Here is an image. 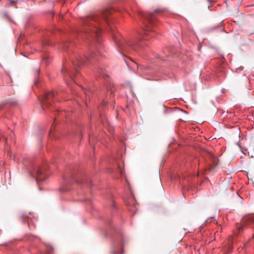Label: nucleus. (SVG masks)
I'll return each instance as SVG.
<instances>
[{
	"label": "nucleus",
	"mask_w": 254,
	"mask_h": 254,
	"mask_svg": "<svg viewBox=\"0 0 254 254\" xmlns=\"http://www.w3.org/2000/svg\"><path fill=\"white\" fill-rule=\"evenodd\" d=\"M111 13V10L106 9L97 14L92 15L85 18L83 20V27L82 31L78 34V36L83 39L85 37L88 40H93L97 44H100V37L101 36V29L97 27L93 23L100 24L104 22L109 25L108 16Z\"/></svg>",
	"instance_id": "obj_1"
},
{
	"label": "nucleus",
	"mask_w": 254,
	"mask_h": 254,
	"mask_svg": "<svg viewBox=\"0 0 254 254\" xmlns=\"http://www.w3.org/2000/svg\"><path fill=\"white\" fill-rule=\"evenodd\" d=\"M161 11L160 10L157 9L153 12H141L139 13L140 17V23L144 32L143 35H141L138 38V40L136 44L137 47V51H132L131 52L138 53L143 55V51L146 50L143 47L144 40H147L150 37L153 36L154 32L152 27L155 25L156 20V14Z\"/></svg>",
	"instance_id": "obj_2"
},
{
	"label": "nucleus",
	"mask_w": 254,
	"mask_h": 254,
	"mask_svg": "<svg viewBox=\"0 0 254 254\" xmlns=\"http://www.w3.org/2000/svg\"><path fill=\"white\" fill-rule=\"evenodd\" d=\"M97 54L96 53H92L90 57L84 56L82 57L81 55H79L77 53H73V56L70 57V61L72 65L74 67L75 70H72L69 68V65H67L65 64L62 69V72L66 76L69 78V80L67 79H65V82L67 85L69 87L71 86V83H75L76 81L73 78V76L75 73H77V70L76 69V67H80L84 64H87L88 62H92V59H95Z\"/></svg>",
	"instance_id": "obj_3"
},
{
	"label": "nucleus",
	"mask_w": 254,
	"mask_h": 254,
	"mask_svg": "<svg viewBox=\"0 0 254 254\" xmlns=\"http://www.w3.org/2000/svg\"><path fill=\"white\" fill-rule=\"evenodd\" d=\"M113 38L121 53L123 52L131 53L132 51H137V47L136 44L138 38L133 41L127 40L121 36L118 37L117 36L114 35Z\"/></svg>",
	"instance_id": "obj_4"
},
{
	"label": "nucleus",
	"mask_w": 254,
	"mask_h": 254,
	"mask_svg": "<svg viewBox=\"0 0 254 254\" xmlns=\"http://www.w3.org/2000/svg\"><path fill=\"white\" fill-rule=\"evenodd\" d=\"M45 169L39 166H35L33 167V170L31 175L36 179L37 182L43 181L46 179V175L45 173Z\"/></svg>",
	"instance_id": "obj_5"
},
{
	"label": "nucleus",
	"mask_w": 254,
	"mask_h": 254,
	"mask_svg": "<svg viewBox=\"0 0 254 254\" xmlns=\"http://www.w3.org/2000/svg\"><path fill=\"white\" fill-rule=\"evenodd\" d=\"M55 96V93L53 91H49L45 93L44 98L41 102V106L43 108L44 106H49L51 104L52 98Z\"/></svg>",
	"instance_id": "obj_6"
},
{
	"label": "nucleus",
	"mask_w": 254,
	"mask_h": 254,
	"mask_svg": "<svg viewBox=\"0 0 254 254\" xmlns=\"http://www.w3.org/2000/svg\"><path fill=\"white\" fill-rule=\"evenodd\" d=\"M123 247V244L121 242L116 241L114 243L112 246V250L111 251L112 254H122L123 251L122 250L121 251H119V249H122Z\"/></svg>",
	"instance_id": "obj_7"
},
{
	"label": "nucleus",
	"mask_w": 254,
	"mask_h": 254,
	"mask_svg": "<svg viewBox=\"0 0 254 254\" xmlns=\"http://www.w3.org/2000/svg\"><path fill=\"white\" fill-rule=\"evenodd\" d=\"M75 45V42L72 41H69L65 42L63 45V48L64 50H66L67 48L72 47Z\"/></svg>",
	"instance_id": "obj_8"
},
{
	"label": "nucleus",
	"mask_w": 254,
	"mask_h": 254,
	"mask_svg": "<svg viewBox=\"0 0 254 254\" xmlns=\"http://www.w3.org/2000/svg\"><path fill=\"white\" fill-rule=\"evenodd\" d=\"M129 211L135 214L138 210L137 207L136 205H134L133 206H130L128 208Z\"/></svg>",
	"instance_id": "obj_9"
},
{
	"label": "nucleus",
	"mask_w": 254,
	"mask_h": 254,
	"mask_svg": "<svg viewBox=\"0 0 254 254\" xmlns=\"http://www.w3.org/2000/svg\"><path fill=\"white\" fill-rule=\"evenodd\" d=\"M236 227H237V231H236V232H237L238 233H239L241 232H242L243 229H244V226H243V225L238 224L237 225Z\"/></svg>",
	"instance_id": "obj_10"
},
{
	"label": "nucleus",
	"mask_w": 254,
	"mask_h": 254,
	"mask_svg": "<svg viewBox=\"0 0 254 254\" xmlns=\"http://www.w3.org/2000/svg\"><path fill=\"white\" fill-rule=\"evenodd\" d=\"M64 184L63 185V186L60 188V190L62 191H66L68 190V189H66L64 186L66 185L67 183L66 181H65Z\"/></svg>",
	"instance_id": "obj_11"
},
{
	"label": "nucleus",
	"mask_w": 254,
	"mask_h": 254,
	"mask_svg": "<svg viewBox=\"0 0 254 254\" xmlns=\"http://www.w3.org/2000/svg\"><path fill=\"white\" fill-rule=\"evenodd\" d=\"M98 72L99 74L102 76H107L104 70L102 68L99 69Z\"/></svg>",
	"instance_id": "obj_12"
},
{
	"label": "nucleus",
	"mask_w": 254,
	"mask_h": 254,
	"mask_svg": "<svg viewBox=\"0 0 254 254\" xmlns=\"http://www.w3.org/2000/svg\"><path fill=\"white\" fill-rule=\"evenodd\" d=\"M82 88V90H83L84 92V94H85L86 96H89V93L91 91L90 90H86L85 89H83V88Z\"/></svg>",
	"instance_id": "obj_13"
},
{
	"label": "nucleus",
	"mask_w": 254,
	"mask_h": 254,
	"mask_svg": "<svg viewBox=\"0 0 254 254\" xmlns=\"http://www.w3.org/2000/svg\"><path fill=\"white\" fill-rule=\"evenodd\" d=\"M212 219H214L213 217H211V218H208L206 221H205V223H210V222H212Z\"/></svg>",
	"instance_id": "obj_14"
},
{
	"label": "nucleus",
	"mask_w": 254,
	"mask_h": 254,
	"mask_svg": "<svg viewBox=\"0 0 254 254\" xmlns=\"http://www.w3.org/2000/svg\"><path fill=\"white\" fill-rule=\"evenodd\" d=\"M77 183L78 184H84L86 183L85 179H82L81 181H77Z\"/></svg>",
	"instance_id": "obj_15"
},
{
	"label": "nucleus",
	"mask_w": 254,
	"mask_h": 254,
	"mask_svg": "<svg viewBox=\"0 0 254 254\" xmlns=\"http://www.w3.org/2000/svg\"><path fill=\"white\" fill-rule=\"evenodd\" d=\"M16 3V1L15 0H10V4L11 5H15Z\"/></svg>",
	"instance_id": "obj_16"
},
{
	"label": "nucleus",
	"mask_w": 254,
	"mask_h": 254,
	"mask_svg": "<svg viewBox=\"0 0 254 254\" xmlns=\"http://www.w3.org/2000/svg\"><path fill=\"white\" fill-rule=\"evenodd\" d=\"M107 102L105 101H103L102 102V105L104 106H105L106 105Z\"/></svg>",
	"instance_id": "obj_17"
},
{
	"label": "nucleus",
	"mask_w": 254,
	"mask_h": 254,
	"mask_svg": "<svg viewBox=\"0 0 254 254\" xmlns=\"http://www.w3.org/2000/svg\"><path fill=\"white\" fill-rule=\"evenodd\" d=\"M125 62H126L127 65L129 67V64H128V62L126 60H125Z\"/></svg>",
	"instance_id": "obj_18"
},
{
	"label": "nucleus",
	"mask_w": 254,
	"mask_h": 254,
	"mask_svg": "<svg viewBox=\"0 0 254 254\" xmlns=\"http://www.w3.org/2000/svg\"><path fill=\"white\" fill-rule=\"evenodd\" d=\"M22 217L23 218H24V219H25V218H28V217H25L24 215H22Z\"/></svg>",
	"instance_id": "obj_19"
},
{
	"label": "nucleus",
	"mask_w": 254,
	"mask_h": 254,
	"mask_svg": "<svg viewBox=\"0 0 254 254\" xmlns=\"http://www.w3.org/2000/svg\"><path fill=\"white\" fill-rule=\"evenodd\" d=\"M131 63H132L134 64H135V63H134L133 61H131Z\"/></svg>",
	"instance_id": "obj_20"
},
{
	"label": "nucleus",
	"mask_w": 254,
	"mask_h": 254,
	"mask_svg": "<svg viewBox=\"0 0 254 254\" xmlns=\"http://www.w3.org/2000/svg\"><path fill=\"white\" fill-rule=\"evenodd\" d=\"M113 93V91L111 90V94H112Z\"/></svg>",
	"instance_id": "obj_21"
},
{
	"label": "nucleus",
	"mask_w": 254,
	"mask_h": 254,
	"mask_svg": "<svg viewBox=\"0 0 254 254\" xmlns=\"http://www.w3.org/2000/svg\"><path fill=\"white\" fill-rule=\"evenodd\" d=\"M98 46L97 45V46H96V49H98Z\"/></svg>",
	"instance_id": "obj_22"
}]
</instances>
